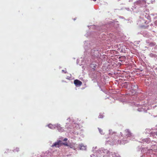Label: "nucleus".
Listing matches in <instances>:
<instances>
[{
    "label": "nucleus",
    "instance_id": "f257e3e1",
    "mask_svg": "<svg viewBox=\"0 0 157 157\" xmlns=\"http://www.w3.org/2000/svg\"><path fill=\"white\" fill-rule=\"evenodd\" d=\"M84 48L86 54L84 57L83 59L87 60L88 63L90 62L95 61L96 59L100 57L101 54L100 53L101 50L96 47L95 45L93 44L91 42L88 41H85L84 43Z\"/></svg>",
    "mask_w": 157,
    "mask_h": 157
},
{
    "label": "nucleus",
    "instance_id": "f03ea898",
    "mask_svg": "<svg viewBox=\"0 0 157 157\" xmlns=\"http://www.w3.org/2000/svg\"><path fill=\"white\" fill-rule=\"evenodd\" d=\"M109 136L106 141L110 145H113L114 144H124L127 143L129 140H133L134 139V136H132V134L130 132L128 129H126L125 131V137L122 139L121 141L120 139V136L116 135V132L113 131L112 129L109 130Z\"/></svg>",
    "mask_w": 157,
    "mask_h": 157
},
{
    "label": "nucleus",
    "instance_id": "7ed1b4c3",
    "mask_svg": "<svg viewBox=\"0 0 157 157\" xmlns=\"http://www.w3.org/2000/svg\"><path fill=\"white\" fill-rule=\"evenodd\" d=\"M118 21L115 20L113 21H109L106 22L105 24L100 23L98 26H96L95 25H88V27L89 29H95L99 34V38H101L102 40H106L107 36L104 33H101L106 32L108 30L112 27L114 28H117L119 26V24L117 23Z\"/></svg>",
    "mask_w": 157,
    "mask_h": 157
},
{
    "label": "nucleus",
    "instance_id": "20e7f679",
    "mask_svg": "<svg viewBox=\"0 0 157 157\" xmlns=\"http://www.w3.org/2000/svg\"><path fill=\"white\" fill-rule=\"evenodd\" d=\"M95 155L99 157L103 156V157H121L120 155L113 152H110L107 149L101 148L97 150V152L94 153Z\"/></svg>",
    "mask_w": 157,
    "mask_h": 157
},
{
    "label": "nucleus",
    "instance_id": "39448f33",
    "mask_svg": "<svg viewBox=\"0 0 157 157\" xmlns=\"http://www.w3.org/2000/svg\"><path fill=\"white\" fill-rule=\"evenodd\" d=\"M92 61L88 63L87 60L86 59L85 60H83L82 57H81L79 59H77L76 63L78 64H79L80 66H81L83 64V63H86V64L90 63V67L91 69L93 71H95V68L97 66V65L95 63Z\"/></svg>",
    "mask_w": 157,
    "mask_h": 157
},
{
    "label": "nucleus",
    "instance_id": "423d86ee",
    "mask_svg": "<svg viewBox=\"0 0 157 157\" xmlns=\"http://www.w3.org/2000/svg\"><path fill=\"white\" fill-rule=\"evenodd\" d=\"M74 124L76 125L77 124L74 122V120L72 118L69 117L67 119L65 127L67 129H71L74 128Z\"/></svg>",
    "mask_w": 157,
    "mask_h": 157
},
{
    "label": "nucleus",
    "instance_id": "0eeeda50",
    "mask_svg": "<svg viewBox=\"0 0 157 157\" xmlns=\"http://www.w3.org/2000/svg\"><path fill=\"white\" fill-rule=\"evenodd\" d=\"M146 2L145 0H139L135 3L134 6H136L137 7H143L146 6ZM132 9H136V7L135 6V7H133V8H132Z\"/></svg>",
    "mask_w": 157,
    "mask_h": 157
},
{
    "label": "nucleus",
    "instance_id": "6e6552de",
    "mask_svg": "<svg viewBox=\"0 0 157 157\" xmlns=\"http://www.w3.org/2000/svg\"><path fill=\"white\" fill-rule=\"evenodd\" d=\"M40 157H51V152L49 151H46L42 153L41 155L39 156Z\"/></svg>",
    "mask_w": 157,
    "mask_h": 157
},
{
    "label": "nucleus",
    "instance_id": "1a4fd4ad",
    "mask_svg": "<svg viewBox=\"0 0 157 157\" xmlns=\"http://www.w3.org/2000/svg\"><path fill=\"white\" fill-rule=\"evenodd\" d=\"M139 142L143 143L144 144H148L150 142V140L149 138H147L145 139H142L140 140Z\"/></svg>",
    "mask_w": 157,
    "mask_h": 157
},
{
    "label": "nucleus",
    "instance_id": "9d476101",
    "mask_svg": "<svg viewBox=\"0 0 157 157\" xmlns=\"http://www.w3.org/2000/svg\"><path fill=\"white\" fill-rule=\"evenodd\" d=\"M61 141L59 140L54 143L52 145V147H59L61 146Z\"/></svg>",
    "mask_w": 157,
    "mask_h": 157
},
{
    "label": "nucleus",
    "instance_id": "9b49d317",
    "mask_svg": "<svg viewBox=\"0 0 157 157\" xmlns=\"http://www.w3.org/2000/svg\"><path fill=\"white\" fill-rule=\"evenodd\" d=\"M146 43L147 45L150 47H153L156 45V43L154 42H151L149 40H146Z\"/></svg>",
    "mask_w": 157,
    "mask_h": 157
},
{
    "label": "nucleus",
    "instance_id": "f8f14e48",
    "mask_svg": "<svg viewBox=\"0 0 157 157\" xmlns=\"http://www.w3.org/2000/svg\"><path fill=\"white\" fill-rule=\"evenodd\" d=\"M140 33L145 37L147 38H150V34L146 31H144L143 32H142Z\"/></svg>",
    "mask_w": 157,
    "mask_h": 157
},
{
    "label": "nucleus",
    "instance_id": "ddd939ff",
    "mask_svg": "<svg viewBox=\"0 0 157 157\" xmlns=\"http://www.w3.org/2000/svg\"><path fill=\"white\" fill-rule=\"evenodd\" d=\"M132 91L136 92L137 91L138 86L136 84H132L130 86Z\"/></svg>",
    "mask_w": 157,
    "mask_h": 157
},
{
    "label": "nucleus",
    "instance_id": "4468645a",
    "mask_svg": "<svg viewBox=\"0 0 157 157\" xmlns=\"http://www.w3.org/2000/svg\"><path fill=\"white\" fill-rule=\"evenodd\" d=\"M56 128L59 132H63L64 131V129L61 127L60 125L59 124H56Z\"/></svg>",
    "mask_w": 157,
    "mask_h": 157
},
{
    "label": "nucleus",
    "instance_id": "2eb2a0df",
    "mask_svg": "<svg viewBox=\"0 0 157 157\" xmlns=\"http://www.w3.org/2000/svg\"><path fill=\"white\" fill-rule=\"evenodd\" d=\"M74 83L76 86H79L82 85V82L76 79L74 81Z\"/></svg>",
    "mask_w": 157,
    "mask_h": 157
},
{
    "label": "nucleus",
    "instance_id": "dca6fc26",
    "mask_svg": "<svg viewBox=\"0 0 157 157\" xmlns=\"http://www.w3.org/2000/svg\"><path fill=\"white\" fill-rule=\"evenodd\" d=\"M97 149V147L96 146L95 147H93L92 148V151L94 153V154H92L90 155L91 157H93V156H94V157L95 156H96V157H98L95 154V152H97V150H96V149Z\"/></svg>",
    "mask_w": 157,
    "mask_h": 157
},
{
    "label": "nucleus",
    "instance_id": "f3484780",
    "mask_svg": "<svg viewBox=\"0 0 157 157\" xmlns=\"http://www.w3.org/2000/svg\"><path fill=\"white\" fill-rule=\"evenodd\" d=\"M150 136L153 138H157V132H151L150 133Z\"/></svg>",
    "mask_w": 157,
    "mask_h": 157
},
{
    "label": "nucleus",
    "instance_id": "a211bd4d",
    "mask_svg": "<svg viewBox=\"0 0 157 157\" xmlns=\"http://www.w3.org/2000/svg\"><path fill=\"white\" fill-rule=\"evenodd\" d=\"M79 149L82 150H85L86 149V146L83 145L82 144L79 145Z\"/></svg>",
    "mask_w": 157,
    "mask_h": 157
},
{
    "label": "nucleus",
    "instance_id": "6ab92c4d",
    "mask_svg": "<svg viewBox=\"0 0 157 157\" xmlns=\"http://www.w3.org/2000/svg\"><path fill=\"white\" fill-rule=\"evenodd\" d=\"M47 126L51 129H53L56 128V124L52 125L51 124H49Z\"/></svg>",
    "mask_w": 157,
    "mask_h": 157
},
{
    "label": "nucleus",
    "instance_id": "aec40b11",
    "mask_svg": "<svg viewBox=\"0 0 157 157\" xmlns=\"http://www.w3.org/2000/svg\"><path fill=\"white\" fill-rule=\"evenodd\" d=\"M93 33H86V34L85 35V36H86L87 37L88 36H91L93 37H94H94H95V35H94V34H93Z\"/></svg>",
    "mask_w": 157,
    "mask_h": 157
},
{
    "label": "nucleus",
    "instance_id": "412c9836",
    "mask_svg": "<svg viewBox=\"0 0 157 157\" xmlns=\"http://www.w3.org/2000/svg\"><path fill=\"white\" fill-rule=\"evenodd\" d=\"M137 110L139 112H142L144 111L145 112H147V110H145L142 107L138 108L137 109Z\"/></svg>",
    "mask_w": 157,
    "mask_h": 157
},
{
    "label": "nucleus",
    "instance_id": "4be33fe9",
    "mask_svg": "<svg viewBox=\"0 0 157 157\" xmlns=\"http://www.w3.org/2000/svg\"><path fill=\"white\" fill-rule=\"evenodd\" d=\"M149 56L151 57L155 58L157 57V55L155 54L151 53L149 54Z\"/></svg>",
    "mask_w": 157,
    "mask_h": 157
},
{
    "label": "nucleus",
    "instance_id": "5701e85b",
    "mask_svg": "<svg viewBox=\"0 0 157 157\" xmlns=\"http://www.w3.org/2000/svg\"><path fill=\"white\" fill-rule=\"evenodd\" d=\"M145 150L146 151H147V154H148V153H151L152 152V151L151 149H148L147 148H146V150L145 149Z\"/></svg>",
    "mask_w": 157,
    "mask_h": 157
},
{
    "label": "nucleus",
    "instance_id": "b1692460",
    "mask_svg": "<svg viewBox=\"0 0 157 157\" xmlns=\"http://www.w3.org/2000/svg\"><path fill=\"white\" fill-rule=\"evenodd\" d=\"M98 130H99V131L100 133L102 135V134H104V133L103 132V131L102 130L101 128H98Z\"/></svg>",
    "mask_w": 157,
    "mask_h": 157
},
{
    "label": "nucleus",
    "instance_id": "393cba45",
    "mask_svg": "<svg viewBox=\"0 0 157 157\" xmlns=\"http://www.w3.org/2000/svg\"><path fill=\"white\" fill-rule=\"evenodd\" d=\"M19 148L17 147H16L15 149H14L13 150V151L14 152H18L19 151Z\"/></svg>",
    "mask_w": 157,
    "mask_h": 157
},
{
    "label": "nucleus",
    "instance_id": "a878e982",
    "mask_svg": "<svg viewBox=\"0 0 157 157\" xmlns=\"http://www.w3.org/2000/svg\"><path fill=\"white\" fill-rule=\"evenodd\" d=\"M61 145H64L65 146H68V144L67 142H63L61 141Z\"/></svg>",
    "mask_w": 157,
    "mask_h": 157
},
{
    "label": "nucleus",
    "instance_id": "bb28decb",
    "mask_svg": "<svg viewBox=\"0 0 157 157\" xmlns=\"http://www.w3.org/2000/svg\"><path fill=\"white\" fill-rule=\"evenodd\" d=\"M124 85H126L127 86V87H128V86H129V87L130 86V83H129L128 82H124Z\"/></svg>",
    "mask_w": 157,
    "mask_h": 157
},
{
    "label": "nucleus",
    "instance_id": "cd10ccee",
    "mask_svg": "<svg viewBox=\"0 0 157 157\" xmlns=\"http://www.w3.org/2000/svg\"><path fill=\"white\" fill-rule=\"evenodd\" d=\"M103 117V115L101 113H100L98 116V118H102Z\"/></svg>",
    "mask_w": 157,
    "mask_h": 157
},
{
    "label": "nucleus",
    "instance_id": "c85d7f7f",
    "mask_svg": "<svg viewBox=\"0 0 157 157\" xmlns=\"http://www.w3.org/2000/svg\"><path fill=\"white\" fill-rule=\"evenodd\" d=\"M62 72H64L65 73H66L67 72L66 71V70L65 71V70H62Z\"/></svg>",
    "mask_w": 157,
    "mask_h": 157
},
{
    "label": "nucleus",
    "instance_id": "c756f323",
    "mask_svg": "<svg viewBox=\"0 0 157 157\" xmlns=\"http://www.w3.org/2000/svg\"><path fill=\"white\" fill-rule=\"evenodd\" d=\"M134 105L136 106H137V107H139V104H135V103H134Z\"/></svg>",
    "mask_w": 157,
    "mask_h": 157
},
{
    "label": "nucleus",
    "instance_id": "7c9ffc66",
    "mask_svg": "<svg viewBox=\"0 0 157 157\" xmlns=\"http://www.w3.org/2000/svg\"><path fill=\"white\" fill-rule=\"evenodd\" d=\"M67 139L66 138H64L63 140V141H67Z\"/></svg>",
    "mask_w": 157,
    "mask_h": 157
},
{
    "label": "nucleus",
    "instance_id": "2f4dec72",
    "mask_svg": "<svg viewBox=\"0 0 157 157\" xmlns=\"http://www.w3.org/2000/svg\"><path fill=\"white\" fill-rule=\"evenodd\" d=\"M70 78H71V77H70L67 76V77L66 78V79H67L70 80Z\"/></svg>",
    "mask_w": 157,
    "mask_h": 157
},
{
    "label": "nucleus",
    "instance_id": "473e14b6",
    "mask_svg": "<svg viewBox=\"0 0 157 157\" xmlns=\"http://www.w3.org/2000/svg\"><path fill=\"white\" fill-rule=\"evenodd\" d=\"M119 17L120 18L124 19V17H122V16H119Z\"/></svg>",
    "mask_w": 157,
    "mask_h": 157
},
{
    "label": "nucleus",
    "instance_id": "72a5a7b5",
    "mask_svg": "<svg viewBox=\"0 0 157 157\" xmlns=\"http://www.w3.org/2000/svg\"><path fill=\"white\" fill-rule=\"evenodd\" d=\"M155 48L157 49V45H156L155 47Z\"/></svg>",
    "mask_w": 157,
    "mask_h": 157
},
{
    "label": "nucleus",
    "instance_id": "f704fd0d",
    "mask_svg": "<svg viewBox=\"0 0 157 157\" xmlns=\"http://www.w3.org/2000/svg\"><path fill=\"white\" fill-rule=\"evenodd\" d=\"M120 134L121 135V136H122V134L121 133V132H120Z\"/></svg>",
    "mask_w": 157,
    "mask_h": 157
},
{
    "label": "nucleus",
    "instance_id": "c9c22d12",
    "mask_svg": "<svg viewBox=\"0 0 157 157\" xmlns=\"http://www.w3.org/2000/svg\"><path fill=\"white\" fill-rule=\"evenodd\" d=\"M97 32V31H94V34H96V33Z\"/></svg>",
    "mask_w": 157,
    "mask_h": 157
},
{
    "label": "nucleus",
    "instance_id": "e433bc0d",
    "mask_svg": "<svg viewBox=\"0 0 157 157\" xmlns=\"http://www.w3.org/2000/svg\"><path fill=\"white\" fill-rule=\"evenodd\" d=\"M76 18H74V21H75V20L76 19Z\"/></svg>",
    "mask_w": 157,
    "mask_h": 157
},
{
    "label": "nucleus",
    "instance_id": "4c0bfd02",
    "mask_svg": "<svg viewBox=\"0 0 157 157\" xmlns=\"http://www.w3.org/2000/svg\"><path fill=\"white\" fill-rule=\"evenodd\" d=\"M155 23H156V22H157V21H155Z\"/></svg>",
    "mask_w": 157,
    "mask_h": 157
},
{
    "label": "nucleus",
    "instance_id": "58836bf2",
    "mask_svg": "<svg viewBox=\"0 0 157 157\" xmlns=\"http://www.w3.org/2000/svg\"><path fill=\"white\" fill-rule=\"evenodd\" d=\"M7 150L8 151H9V149Z\"/></svg>",
    "mask_w": 157,
    "mask_h": 157
},
{
    "label": "nucleus",
    "instance_id": "ea45409f",
    "mask_svg": "<svg viewBox=\"0 0 157 157\" xmlns=\"http://www.w3.org/2000/svg\"><path fill=\"white\" fill-rule=\"evenodd\" d=\"M156 69L157 70V68H156Z\"/></svg>",
    "mask_w": 157,
    "mask_h": 157
}]
</instances>
